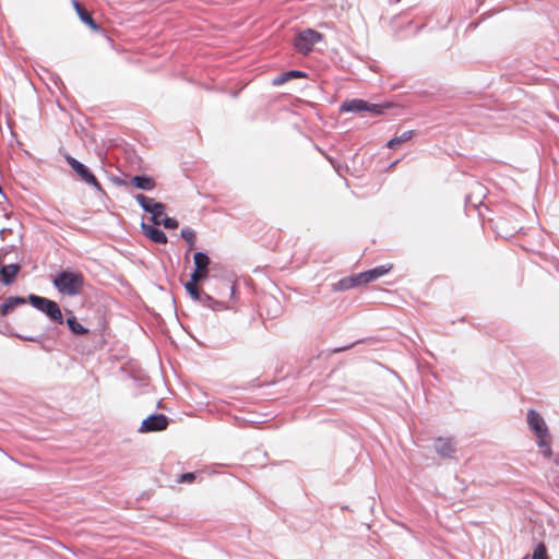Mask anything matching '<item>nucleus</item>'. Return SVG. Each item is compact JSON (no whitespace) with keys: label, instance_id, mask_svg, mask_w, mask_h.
Masks as SVG:
<instances>
[{"label":"nucleus","instance_id":"aec40b11","mask_svg":"<svg viewBox=\"0 0 559 559\" xmlns=\"http://www.w3.org/2000/svg\"><path fill=\"white\" fill-rule=\"evenodd\" d=\"M197 301L212 310H221L224 308V304L222 301L214 299L203 290L201 293V297Z\"/></svg>","mask_w":559,"mask_h":559},{"label":"nucleus","instance_id":"f03ea898","mask_svg":"<svg viewBox=\"0 0 559 559\" xmlns=\"http://www.w3.org/2000/svg\"><path fill=\"white\" fill-rule=\"evenodd\" d=\"M400 108V105L393 102H382V103H369L367 100L360 98H354L350 100L344 102L341 107V112H355L359 114L362 111H368L373 116H383L386 115L390 110Z\"/></svg>","mask_w":559,"mask_h":559},{"label":"nucleus","instance_id":"b1692460","mask_svg":"<svg viewBox=\"0 0 559 559\" xmlns=\"http://www.w3.org/2000/svg\"><path fill=\"white\" fill-rule=\"evenodd\" d=\"M159 225H163L166 229H176L179 225L178 221L174 217L164 216L160 217Z\"/></svg>","mask_w":559,"mask_h":559},{"label":"nucleus","instance_id":"6e6552de","mask_svg":"<svg viewBox=\"0 0 559 559\" xmlns=\"http://www.w3.org/2000/svg\"><path fill=\"white\" fill-rule=\"evenodd\" d=\"M436 453L443 460H456L457 442L451 437H438L433 441Z\"/></svg>","mask_w":559,"mask_h":559},{"label":"nucleus","instance_id":"9d476101","mask_svg":"<svg viewBox=\"0 0 559 559\" xmlns=\"http://www.w3.org/2000/svg\"><path fill=\"white\" fill-rule=\"evenodd\" d=\"M169 425V418L160 413H155L143 419L140 432H157L165 430Z\"/></svg>","mask_w":559,"mask_h":559},{"label":"nucleus","instance_id":"2eb2a0df","mask_svg":"<svg viewBox=\"0 0 559 559\" xmlns=\"http://www.w3.org/2000/svg\"><path fill=\"white\" fill-rule=\"evenodd\" d=\"M392 269V264L386 265H379L373 269L367 270L365 272L359 273V277H361V281L364 284H369L379 277L385 275L389 273Z\"/></svg>","mask_w":559,"mask_h":559},{"label":"nucleus","instance_id":"9b49d317","mask_svg":"<svg viewBox=\"0 0 559 559\" xmlns=\"http://www.w3.org/2000/svg\"><path fill=\"white\" fill-rule=\"evenodd\" d=\"M73 9L75 10L79 19L82 23L87 25L94 32H100L102 27L98 23L93 19L91 13L81 4L79 0H71Z\"/></svg>","mask_w":559,"mask_h":559},{"label":"nucleus","instance_id":"f257e3e1","mask_svg":"<svg viewBox=\"0 0 559 559\" xmlns=\"http://www.w3.org/2000/svg\"><path fill=\"white\" fill-rule=\"evenodd\" d=\"M29 302L36 310L43 312L52 323L63 324V313L59 304L35 294L28 295L27 298L22 296H10L0 305V317H4L16 307Z\"/></svg>","mask_w":559,"mask_h":559},{"label":"nucleus","instance_id":"c756f323","mask_svg":"<svg viewBox=\"0 0 559 559\" xmlns=\"http://www.w3.org/2000/svg\"><path fill=\"white\" fill-rule=\"evenodd\" d=\"M397 162L392 163L389 168H393L396 165Z\"/></svg>","mask_w":559,"mask_h":559},{"label":"nucleus","instance_id":"bb28decb","mask_svg":"<svg viewBox=\"0 0 559 559\" xmlns=\"http://www.w3.org/2000/svg\"><path fill=\"white\" fill-rule=\"evenodd\" d=\"M360 342H361L360 340H359V341H356V342H354V343H352V344H349V345H346V346H343V347L335 348V349H333V352H334V353H340V352H343V350H347V349L352 348L353 346H355L356 344H358V343H360Z\"/></svg>","mask_w":559,"mask_h":559},{"label":"nucleus","instance_id":"393cba45","mask_svg":"<svg viewBox=\"0 0 559 559\" xmlns=\"http://www.w3.org/2000/svg\"><path fill=\"white\" fill-rule=\"evenodd\" d=\"M197 474L192 472L183 473L180 475L178 483L191 484L195 480Z\"/></svg>","mask_w":559,"mask_h":559},{"label":"nucleus","instance_id":"1a4fd4ad","mask_svg":"<svg viewBox=\"0 0 559 559\" xmlns=\"http://www.w3.org/2000/svg\"><path fill=\"white\" fill-rule=\"evenodd\" d=\"M193 264L194 270L190 274V278L199 282L206 280L209 276V266L211 264V259L207 253L203 251H197L193 254Z\"/></svg>","mask_w":559,"mask_h":559},{"label":"nucleus","instance_id":"cd10ccee","mask_svg":"<svg viewBox=\"0 0 559 559\" xmlns=\"http://www.w3.org/2000/svg\"><path fill=\"white\" fill-rule=\"evenodd\" d=\"M7 233H11V229L2 228V229L0 230V236H1L2 240H4V238H5V234H7Z\"/></svg>","mask_w":559,"mask_h":559},{"label":"nucleus","instance_id":"a878e982","mask_svg":"<svg viewBox=\"0 0 559 559\" xmlns=\"http://www.w3.org/2000/svg\"><path fill=\"white\" fill-rule=\"evenodd\" d=\"M15 246L12 245L10 247H4L0 249V263H3L5 260V257L10 253L11 249H13Z\"/></svg>","mask_w":559,"mask_h":559},{"label":"nucleus","instance_id":"5701e85b","mask_svg":"<svg viewBox=\"0 0 559 559\" xmlns=\"http://www.w3.org/2000/svg\"><path fill=\"white\" fill-rule=\"evenodd\" d=\"M532 559H549L547 555V547L544 543H538L534 548Z\"/></svg>","mask_w":559,"mask_h":559},{"label":"nucleus","instance_id":"423d86ee","mask_svg":"<svg viewBox=\"0 0 559 559\" xmlns=\"http://www.w3.org/2000/svg\"><path fill=\"white\" fill-rule=\"evenodd\" d=\"M323 35L316 29L307 28L299 32L294 39V47L296 51L302 55H308L312 51L313 46L322 40Z\"/></svg>","mask_w":559,"mask_h":559},{"label":"nucleus","instance_id":"39448f33","mask_svg":"<svg viewBox=\"0 0 559 559\" xmlns=\"http://www.w3.org/2000/svg\"><path fill=\"white\" fill-rule=\"evenodd\" d=\"M66 160L68 165L72 168V170L79 176V178L86 183L87 186L93 187L97 192L105 194V191L95 177V175L92 173V170L83 163L78 160L71 155L66 156Z\"/></svg>","mask_w":559,"mask_h":559},{"label":"nucleus","instance_id":"4468645a","mask_svg":"<svg viewBox=\"0 0 559 559\" xmlns=\"http://www.w3.org/2000/svg\"><path fill=\"white\" fill-rule=\"evenodd\" d=\"M158 225H148L144 222L141 224L143 234L153 242L165 245L167 242L166 234L157 227Z\"/></svg>","mask_w":559,"mask_h":559},{"label":"nucleus","instance_id":"ddd939ff","mask_svg":"<svg viewBox=\"0 0 559 559\" xmlns=\"http://www.w3.org/2000/svg\"><path fill=\"white\" fill-rule=\"evenodd\" d=\"M64 322L67 323L69 331L74 336H83V335L88 334V332H90L87 328H85L78 321L73 311H71L69 309L66 310V318L63 317V323Z\"/></svg>","mask_w":559,"mask_h":559},{"label":"nucleus","instance_id":"f3484780","mask_svg":"<svg viewBox=\"0 0 559 559\" xmlns=\"http://www.w3.org/2000/svg\"><path fill=\"white\" fill-rule=\"evenodd\" d=\"M360 285H364V283L361 281V277H359L358 273L341 278L333 285V289L336 292H344L354 287H358Z\"/></svg>","mask_w":559,"mask_h":559},{"label":"nucleus","instance_id":"a211bd4d","mask_svg":"<svg viewBox=\"0 0 559 559\" xmlns=\"http://www.w3.org/2000/svg\"><path fill=\"white\" fill-rule=\"evenodd\" d=\"M307 76V73L304 72V71H300V70H289V71H286V72H283L281 73L280 75L275 76L273 80H272V84L274 86H280L293 79H300V78H306Z\"/></svg>","mask_w":559,"mask_h":559},{"label":"nucleus","instance_id":"c85d7f7f","mask_svg":"<svg viewBox=\"0 0 559 559\" xmlns=\"http://www.w3.org/2000/svg\"><path fill=\"white\" fill-rule=\"evenodd\" d=\"M229 289H230V294H231V295H234V292H235V287H234V285H230V286H229Z\"/></svg>","mask_w":559,"mask_h":559},{"label":"nucleus","instance_id":"0eeeda50","mask_svg":"<svg viewBox=\"0 0 559 559\" xmlns=\"http://www.w3.org/2000/svg\"><path fill=\"white\" fill-rule=\"evenodd\" d=\"M134 199L146 213L151 214V221L154 225H159L160 217L164 216L166 205L162 202H157L152 198L146 197L143 193H138Z\"/></svg>","mask_w":559,"mask_h":559},{"label":"nucleus","instance_id":"412c9836","mask_svg":"<svg viewBox=\"0 0 559 559\" xmlns=\"http://www.w3.org/2000/svg\"><path fill=\"white\" fill-rule=\"evenodd\" d=\"M199 281L190 278L183 284L186 292L193 300H198L201 297L202 289L198 285Z\"/></svg>","mask_w":559,"mask_h":559},{"label":"nucleus","instance_id":"f8f14e48","mask_svg":"<svg viewBox=\"0 0 559 559\" xmlns=\"http://www.w3.org/2000/svg\"><path fill=\"white\" fill-rule=\"evenodd\" d=\"M20 271L21 265L19 263L2 264L0 267V282L5 286L13 284Z\"/></svg>","mask_w":559,"mask_h":559},{"label":"nucleus","instance_id":"20e7f679","mask_svg":"<svg viewBox=\"0 0 559 559\" xmlns=\"http://www.w3.org/2000/svg\"><path fill=\"white\" fill-rule=\"evenodd\" d=\"M526 418L530 429L538 438V447L540 449H545L543 450L545 454H550L551 449L549 442L546 441V438H548L549 433L544 418L535 409H530L526 414Z\"/></svg>","mask_w":559,"mask_h":559},{"label":"nucleus","instance_id":"7ed1b4c3","mask_svg":"<svg viewBox=\"0 0 559 559\" xmlns=\"http://www.w3.org/2000/svg\"><path fill=\"white\" fill-rule=\"evenodd\" d=\"M53 286L60 294L76 296L84 286V276L81 272L61 270L52 280Z\"/></svg>","mask_w":559,"mask_h":559},{"label":"nucleus","instance_id":"4be33fe9","mask_svg":"<svg viewBox=\"0 0 559 559\" xmlns=\"http://www.w3.org/2000/svg\"><path fill=\"white\" fill-rule=\"evenodd\" d=\"M180 236L188 243L189 249L188 252L191 251L195 245V233L190 227H185L181 229Z\"/></svg>","mask_w":559,"mask_h":559},{"label":"nucleus","instance_id":"6ab92c4d","mask_svg":"<svg viewBox=\"0 0 559 559\" xmlns=\"http://www.w3.org/2000/svg\"><path fill=\"white\" fill-rule=\"evenodd\" d=\"M414 135H415L414 130L404 131L402 134L395 135L392 139H390L386 142L385 146L390 150H395L399 145L412 140Z\"/></svg>","mask_w":559,"mask_h":559},{"label":"nucleus","instance_id":"dca6fc26","mask_svg":"<svg viewBox=\"0 0 559 559\" xmlns=\"http://www.w3.org/2000/svg\"><path fill=\"white\" fill-rule=\"evenodd\" d=\"M130 185L136 189L144 190V191H151L155 189L156 181L153 177L142 174V175H135L130 178Z\"/></svg>","mask_w":559,"mask_h":559}]
</instances>
